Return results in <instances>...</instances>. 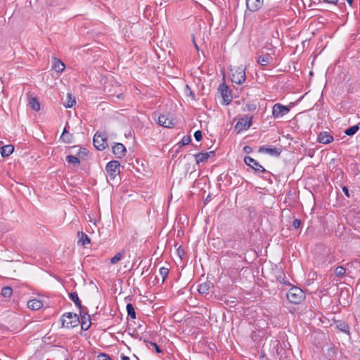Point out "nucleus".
<instances>
[{"mask_svg": "<svg viewBox=\"0 0 360 360\" xmlns=\"http://www.w3.org/2000/svg\"><path fill=\"white\" fill-rule=\"evenodd\" d=\"M289 112L290 108L288 106L283 105L278 103L274 104L272 108V116L275 119L281 118Z\"/></svg>", "mask_w": 360, "mask_h": 360, "instance_id": "20e7f679", "label": "nucleus"}, {"mask_svg": "<svg viewBox=\"0 0 360 360\" xmlns=\"http://www.w3.org/2000/svg\"><path fill=\"white\" fill-rule=\"evenodd\" d=\"M244 162L247 165L252 168L256 172H265V169L251 157L245 156L244 158Z\"/></svg>", "mask_w": 360, "mask_h": 360, "instance_id": "1a4fd4ad", "label": "nucleus"}, {"mask_svg": "<svg viewBox=\"0 0 360 360\" xmlns=\"http://www.w3.org/2000/svg\"><path fill=\"white\" fill-rule=\"evenodd\" d=\"M176 119L170 114H163L158 117V124L164 127H172L176 124Z\"/></svg>", "mask_w": 360, "mask_h": 360, "instance_id": "423d86ee", "label": "nucleus"}, {"mask_svg": "<svg viewBox=\"0 0 360 360\" xmlns=\"http://www.w3.org/2000/svg\"><path fill=\"white\" fill-rule=\"evenodd\" d=\"M78 236H79V241H78L79 244H80L82 245H84L90 243V238L84 233L79 232Z\"/></svg>", "mask_w": 360, "mask_h": 360, "instance_id": "412c9836", "label": "nucleus"}, {"mask_svg": "<svg viewBox=\"0 0 360 360\" xmlns=\"http://www.w3.org/2000/svg\"><path fill=\"white\" fill-rule=\"evenodd\" d=\"M325 3L331 4L333 5H336L338 3V0H322Z\"/></svg>", "mask_w": 360, "mask_h": 360, "instance_id": "a19ab883", "label": "nucleus"}, {"mask_svg": "<svg viewBox=\"0 0 360 360\" xmlns=\"http://www.w3.org/2000/svg\"><path fill=\"white\" fill-rule=\"evenodd\" d=\"M337 328H339L341 331L347 332L348 330V326L344 322H339L337 324Z\"/></svg>", "mask_w": 360, "mask_h": 360, "instance_id": "f704fd0d", "label": "nucleus"}, {"mask_svg": "<svg viewBox=\"0 0 360 360\" xmlns=\"http://www.w3.org/2000/svg\"><path fill=\"white\" fill-rule=\"evenodd\" d=\"M169 269L166 267H161L159 269V274L162 277V282L163 283L165 281V278L168 276Z\"/></svg>", "mask_w": 360, "mask_h": 360, "instance_id": "c756f323", "label": "nucleus"}, {"mask_svg": "<svg viewBox=\"0 0 360 360\" xmlns=\"http://www.w3.org/2000/svg\"><path fill=\"white\" fill-rule=\"evenodd\" d=\"M98 360H112L108 355L101 353L98 356Z\"/></svg>", "mask_w": 360, "mask_h": 360, "instance_id": "e433bc0d", "label": "nucleus"}, {"mask_svg": "<svg viewBox=\"0 0 360 360\" xmlns=\"http://www.w3.org/2000/svg\"><path fill=\"white\" fill-rule=\"evenodd\" d=\"M342 191L347 197H349V190L346 186L342 187Z\"/></svg>", "mask_w": 360, "mask_h": 360, "instance_id": "37998d69", "label": "nucleus"}, {"mask_svg": "<svg viewBox=\"0 0 360 360\" xmlns=\"http://www.w3.org/2000/svg\"><path fill=\"white\" fill-rule=\"evenodd\" d=\"M191 141V139L188 136H185L181 139V142L179 143L181 146H186L188 145Z\"/></svg>", "mask_w": 360, "mask_h": 360, "instance_id": "c9c22d12", "label": "nucleus"}, {"mask_svg": "<svg viewBox=\"0 0 360 360\" xmlns=\"http://www.w3.org/2000/svg\"><path fill=\"white\" fill-rule=\"evenodd\" d=\"M185 91H186V94H188L190 96H191L193 98H194L195 95H194L193 92L191 90L188 85L186 86Z\"/></svg>", "mask_w": 360, "mask_h": 360, "instance_id": "ea45409f", "label": "nucleus"}, {"mask_svg": "<svg viewBox=\"0 0 360 360\" xmlns=\"http://www.w3.org/2000/svg\"><path fill=\"white\" fill-rule=\"evenodd\" d=\"M220 91L224 102L226 105L229 104V103L231 101V96L230 95L228 86L224 84L220 85Z\"/></svg>", "mask_w": 360, "mask_h": 360, "instance_id": "ddd939ff", "label": "nucleus"}, {"mask_svg": "<svg viewBox=\"0 0 360 360\" xmlns=\"http://www.w3.org/2000/svg\"><path fill=\"white\" fill-rule=\"evenodd\" d=\"M124 254V250H122L110 259V263L112 264H116L123 258Z\"/></svg>", "mask_w": 360, "mask_h": 360, "instance_id": "5701e85b", "label": "nucleus"}, {"mask_svg": "<svg viewBox=\"0 0 360 360\" xmlns=\"http://www.w3.org/2000/svg\"><path fill=\"white\" fill-rule=\"evenodd\" d=\"M120 164L117 160H112L106 165V172L108 174L110 180H112L120 173Z\"/></svg>", "mask_w": 360, "mask_h": 360, "instance_id": "39448f33", "label": "nucleus"}, {"mask_svg": "<svg viewBox=\"0 0 360 360\" xmlns=\"http://www.w3.org/2000/svg\"><path fill=\"white\" fill-rule=\"evenodd\" d=\"M27 307L32 310H38L43 307V303L39 300L33 299L27 302Z\"/></svg>", "mask_w": 360, "mask_h": 360, "instance_id": "a211bd4d", "label": "nucleus"}, {"mask_svg": "<svg viewBox=\"0 0 360 360\" xmlns=\"http://www.w3.org/2000/svg\"><path fill=\"white\" fill-rule=\"evenodd\" d=\"M345 272H346L345 268L342 266H339L336 267V269L335 270V274L338 277L343 276L345 274Z\"/></svg>", "mask_w": 360, "mask_h": 360, "instance_id": "473e14b6", "label": "nucleus"}, {"mask_svg": "<svg viewBox=\"0 0 360 360\" xmlns=\"http://www.w3.org/2000/svg\"><path fill=\"white\" fill-rule=\"evenodd\" d=\"M61 322L63 327L72 328L77 326L80 321L76 314L68 312L63 315Z\"/></svg>", "mask_w": 360, "mask_h": 360, "instance_id": "7ed1b4c3", "label": "nucleus"}, {"mask_svg": "<svg viewBox=\"0 0 360 360\" xmlns=\"http://www.w3.org/2000/svg\"><path fill=\"white\" fill-rule=\"evenodd\" d=\"M193 44H194V46H195V47L196 50H197V51H198V50H199V47H198V46L197 45V44H196V42H195V41L194 37H193Z\"/></svg>", "mask_w": 360, "mask_h": 360, "instance_id": "c03bdc74", "label": "nucleus"}, {"mask_svg": "<svg viewBox=\"0 0 360 360\" xmlns=\"http://www.w3.org/2000/svg\"><path fill=\"white\" fill-rule=\"evenodd\" d=\"M66 160L68 162L71 163L74 165H79L80 164L79 158L74 155H68L66 157Z\"/></svg>", "mask_w": 360, "mask_h": 360, "instance_id": "cd10ccee", "label": "nucleus"}, {"mask_svg": "<svg viewBox=\"0 0 360 360\" xmlns=\"http://www.w3.org/2000/svg\"><path fill=\"white\" fill-rule=\"evenodd\" d=\"M127 311L129 316H130L133 319H136V312H135L134 308L131 304H130V303L127 304Z\"/></svg>", "mask_w": 360, "mask_h": 360, "instance_id": "c85d7f7f", "label": "nucleus"}, {"mask_svg": "<svg viewBox=\"0 0 360 360\" xmlns=\"http://www.w3.org/2000/svg\"><path fill=\"white\" fill-rule=\"evenodd\" d=\"M359 127L358 125H354L348 129H347L345 133L348 136H352L359 130Z\"/></svg>", "mask_w": 360, "mask_h": 360, "instance_id": "7c9ffc66", "label": "nucleus"}, {"mask_svg": "<svg viewBox=\"0 0 360 360\" xmlns=\"http://www.w3.org/2000/svg\"><path fill=\"white\" fill-rule=\"evenodd\" d=\"M13 290L10 287H4L1 290V295L5 297H8L11 295Z\"/></svg>", "mask_w": 360, "mask_h": 360, "instance_id": "2f4dec72", "label": "nucleus"}, {"mask_svg": "<svg viewBox=\"0 0 360 360\" xmlns=\"http://www.w3.org/2000/svg\"><path fill=\"white\" fill-rule=\"evenodd\" d=\"M194 137L196 141H200L202 137L201 131H200V130L196 131L194 133Z\"/></svg>", "mask_w": 360, "mask_h": 360, "instance_id": "4c0bfd02", "label": "nucleus"}, {"mask_svg": "<svg viewBox=\"0 0 360 360\" xmlns=\"http://www.w3.org/2000/svg\"><path fill=\"white\" fill-rule=\"evenodd\" d=\"M52 68L56 72H61L64 70L65 65L60 60L53 58Z\"/></svg>", "mask_w": 360, "mask_h": 360, "instance_id": "dca6fc26", "label": "nucleus"}, {"mask_svg": "<svg viewBox=\"0 0 360 360\" xmlns=\"http://www.w3.org/2000/svg\"><path fill=\"white\" fill-rule=\"evenodd\" d=\"M259 153H265L270 154L271 155H279L281 153V150L276 148H266L264 146H262L259 148Z\"/></svg>", "mask_w": 360, "mask_h": 360, "instance_id": "f3484780", "label": "nucleus"}, {"mask_svg": "<svg viewBox=\"0 0 360 360\" xmlns=\"http://www.w3.org/2000/svg\"><path fill=\"white\" fill-rule=\"evenodd\" d=\"M272 60V58L269 54L262 55L258 57L257 63L262 65L266 66L269 65Z\"/></svg>", "mask_w": 360, "mask_h": 360, "instance_id": "6ab92c4d", "label": "nucleus"}, {"mask_svg": "<svg viewBox=\"0 0 360 360\" xmlns=\"http://www.w3.org/2000/svg\"><path fill=\"white\" fill-rule=\"evenodd\" d=\"M243 150L246 153H250L251 151H252V148L250 147V146H245L243 148Z\"/></svg>", "mask_w": 360, "mask_h": 360, "instance_id": "79ce46f5", "label": "nucleus"}, {"mask_svg": "<svg viewBox=\"0 0 360 360\" xmlns=\"http://www.w3.org/2000/svg\"><path fill=\"white\" fill-rule=\"evenodd\" d=\"M30 105L35 111H39L40 110V104L36 98H32L30 100Z\"/></svg>", "mask_w": 360, "mask_h": 360, "instance_id": "a878e982", "label": "nucleus"}, {"mask_svg": "<svg viewBox=\"0 0 360 360\" xmlns=\"http://www.w3.org/2000/svg\"><path fill=\"white\" fill-rule=\"evenodd\" d=\"M251 123L252 118L245 116L238 121L235 126V129L237 130L238 133L248 130L250 127Z\"/></svg>", "mask_w": 360, "mask_h": 360, "instance_id": "0eeeda50", "label": "nucleus"}, {"mask_svg": "<svg viewBox=\"0 0 360 360\" xmlns=\"http://www.w3.org/2000/svg\"><path fill=\"white\" fill-rule=\"evenodd\" d=\"M301 225V221L298 219H294L292 222V226L295 229H297Z\"/></svg>", "mask_w": 360, "mask_h": 360, "instance_id": "58836bf2", "label": "nucleus"}, {"mask_svg": "<svg viewBox=\"0 0 360 360\" xmlns=\"http://www.w3.org/2000/svg\"><path fill=\"white\" fill-rule=\"evenodd\" d=\"M75 98L71 94L68 93L67 95V98L63 103L64 106L67 108H72L75 104Z\"/></svg>", "mask_w": 360, "mask_h": 360, "instance_id": "4be33fe9", "label": "nucleus"}, {"mask_svg": "<svg viewBox=\"0 0 360 360\" xmlns=\"http://www.w3.org/2000/svg\"><path fill=\"white\" fill-rule=\"evenodd\" d=\"M81 320H82V323H81L82 328L85 330H88L90 326V324H91L89 316L86 317L85 315H81Z\"/></svg>", "mask_w": 360, "mask_h": 360, "instance_id": "b1692460", "label": "nucleus"}, {"mask_svg": "<svg viewBox=\"0 0 360 360\" xmlns=\"http://www.w3.org/2000/svg\"><path fill=\"white\" fill-rule=\"evenodd\" d=\"M246 7L250 12L258 11L263 5L264 0H245Z\"/></svg>", "mask_w": 360, "mask_h": 360, "instance_id": "9d476101", "label": "nucleus"}, {"mask_svg": "<svg viewBox=\"0 0 360 360\" xmlns=\"http://www.w3.org/2000/svg\"><path fill=\"white\" fill-rule=\"evenodd\" d=\"M212 283L211 282L207 281L200 284L198 287V291L200 294L202 295H208L210 292L211 288H212Z\"/></svg>", "mask_w": 360, "mask_h": 360, "instance_id": "2eb2a0df", "label": "nucleus"}, {"mask_svg": "<svg viewBox=\"0 0 360 360\" xmlns=\"http://www.w3.org/2000/svg\"><path fill=\"white\" fill-rule=\"evenodd\" d=\"M60 139L65 143H70L72 141V135L68 133L66 128L64 129Z\"/></svg>", "mask_w": 360, "mask_h": 360, "instance_id": "bb28decb", "label": "nucleus"}, {"mask_svg": "<svg viewBox=\"0 0 360 360\" xmlns=\"http://www.w3.org/2000/svg\"><path fill=\"white\" fill-rule=\"evenodd\" d=\"M69 297H70V300L75 304V305L77 307H78L79 309H82L81 302L79 299V297H78V295L77 292H74L70 293Z\"/></svg>", "mask_w": 360, "mask_h": 360, "instance_id": "393cba45", "label": "nucleus"}, {"mask_svg": "<svg viewBox=\"0 0 360 360\" xmlns=\"http://www.w3.org/2000/svg\"><path fill=\"white\" fill-rule=\"evenodd\" d=\"M333 141V137L328 132H321L318 136V142L328 144Z\"/></svg>", "mask_w": 360, "mask_h": 360, "instance_id": "4468645a", "label": "nucleus"}, {"mask_svg": "<svg viewBox=\"0 0 360 360\" xmlns=\"http://www.w3.org/2000/svg\"><path fill=\"white\" fill-rule=\"evenodd\" d=\"M14 150V147L12 145H6L1 148V154L3 157L9 156Z\"/></svg>", "mask_w": 360, "mask_h": 360, "instance_id": "aec40b11", "label": "nucleus"}, {"mask_svg": "<svg viewBox=\"0 0 360 360\" xmlns=\"http://www.w3.org/2000/svg\"><path fill=\"white\" fill-rule=\"evenodd\" d=\"M147 346L150 349H155L158 353L162 352V350L160 349L159 346L153 342H148Z\"/></svg>", "mask_w": 360, "mask_h": 360, "instance_id": "72a5a7b5", "label": "nucleus"}, {"mask_svg": "<svg viewBox=\"0 0 360 360\" xmlns=\"http://www.w3.org/2000/svg\"><path fill=\"white\" fill-rule=\"evenodd\" d=\"M121 360H130L129 358L125 355H122L121 356Z\"/></svg>", "mask_w": 360, "mask_h": 360, "instance_id": "a18cd8bd", "label": "nucleus"}, {"mask_svg": "<svg viewBox=\"0 0 360 360\" xmlns=\"http://www.w3.org/2000/svg\"><path fill=\"white\" fill-rule=\"evenodd\" d=\"M112 152L118 158H122L124 156H125L127 150L125 146L120 143H117L113 147H112Z\"/></svg>", "mask_w": 360, "mask_h": 360, "instance_id": "9b49d317", "label": "nucleus"}, {"mask_svg": "<svg viewBox=\"0 0 360 360\" xmlns=\"http://www.w3.org/2000/svg\"><path fill=\"white\" fill-rule=\"evenodd\" d=\"M230 77L232 82L242 84L245 81V69L243 66L234 67L230 70Z\"/></svg>", "mask_w": 360, "mask_h": 360, "instance_id": "f03ea898", "label": "nucleus"}, {"mask_svg": "<svg viewBox=\"0 0 360 360\" xmlns=\"http://www.w3.org/2000/svg\"><path fill=\"white\" fill-rule=\"evenodd\" d=\"M214 154V151L205 152V153H199L195 155V159L197 164L200 162H203L207 161L210 157L213 156Z\"/></svg>", "mask_w": 360, "mask_h": 360, "instance_id": "f8f14e48", "label": "nucleus"}, {"mask_svg": "<svg viewBox=\"0 0 360 360\" xmlns=\"http://www.w3.org/2000/svg\"><path fill=\"white\" fill-rule=\"evenodd\" d=\"M305 298L303 290L297 287H292L287 293V299L292 304H300Z\"/></svg>", "mask_w": 360, "mask_h": 360, "instance_id": "f257e3e1", "label": "nucleus"}, {"mask_svg": "<svg viewBox=\"0 0 360 360\" xmlns=\"http://www.w3.org/2000/svg\"><path fill=\"white\" fill-rule=\"evenodd\" d=\"M93 141L94 146L99 150H103L108 146L107 139L100 134H96Z\"/></svg>", "mask_w": 360, "mask_h": 360, "instance_id": "6e6552de", "label": "nucleus"}]
</instances>
